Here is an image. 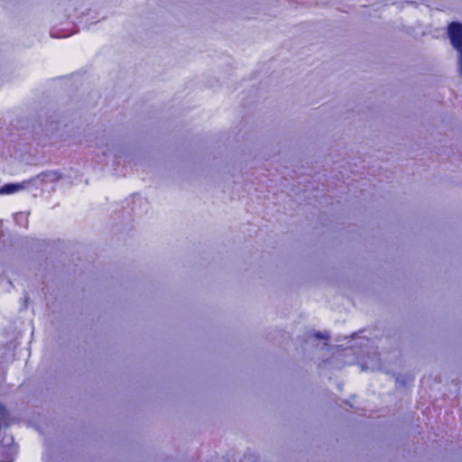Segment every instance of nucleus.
<instances>
[{"label": "nucleus", "instance_id": "2", "mask_svg": "<svg viewBox=\"0 0 462 462\" xmlns=\"http://www.w3.org/2000/svg\"><path fill=\"white\" fill-rule=\"evenodd\" d=\"M18 189V187L14 184H6L2 187L1 192L5 194H11L14 193Z\"/></svg>", "mask_w": 462, "mask_h": 462}, {"label": "nucleus", "instance_id": "3", "mask_svg": "<svg viewBox=\"0 0 462 462\" xmlns=\"http://www.w3.org/2000/svg\"><path fill=\"white\" fill-rule=\"evenodd\" d=\"M315 336H316V337H317V338H322V335H321V333H320V332H317V333L315 334Z\"/></svg>", "mask_w": 462, "mask_h": 462}, {"label": "nucleus", "instance_id": "1", "mask_svg": "<svg viewBox=\"0 0 462 462\" xmlns=\"http://www.w3.org/2000/svg\"><path fill=\"white\" fill-rule=\"evenodd\" d=\"M451 45L458 52V73L462 77V23L452 22L448 26Z\"/></svg>", "mask_w": 462, "mask_h": 462}]
</instances>
